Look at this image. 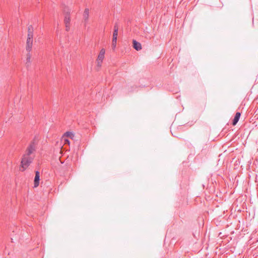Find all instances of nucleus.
Masks as SVG:
<instances>
[{"label":"nucleus","mask_w":258,"mask_h":258,"mask_svg":"<svg viewBox=\"0 0 258 258\" xmlns=\"http://www.w3.org/2000/svg\"><path fill=\"white\" fill-rule=\"evenodd\" d=\"M105 52V49L103 48L100 51V53L98 56L97 59H98L99 60H103V59L104 58Z\"/></svg>","instance_id":"1a4fd4ad"},{"label":"nucleus","mask_w":258,"mask_h":258,"mask_svg":"<svg viewBox=\"0 0 258 258\" xmlns=\"http://www.w3.org/2000/svg\"><path fill=\"white\" fill-rule=\"evenodd\" d=\"M64 141H65L66 143H68L69 144V141L68 140L66 139V140H64Z\"/></svg>","instance_id":"6ab92c4d"},{"label":"nucleus","mask_w":258,"mask_h":258,"mask_svg":"<svg viewBox=\"0 0 258 258\" xmlns=\"http://www.w3.org/2000/svg\"><path fill=\"white\" fill-rule=\"evenodd\" d=\"M133 47L137 50H140L142 49V46L140 43L135 40H133Z\"/></svg>","instance_id":"423d86ee"},{"label":"nucleus","mask_w":258,"mask_h":258,"mask_svg":"<svg viewBox=\"0 0 258 258\" xmlns=\"http://www.w3.org/2000/svg\"><path fill=\"white\" fill-rule=\"evenodd\" d=\"M40 180V173L38 171H36L35 172V176L34 178V187H36L39 185Z\"/></svg>","instance_id":"20e7f679"},{"label":"nucleus","mask_w":258,"mask_h":258,"mask_svg":"<svg viewBox=\"0 0 258 258\" xmlns=\"http://www.w3.org/2000/svg\"><path fill=\"white\" fill-rule=\"evenodd\" d=\"M33 33H28L27 39L33 40Z\"/></svg>","instance_id":"2eb2a0df"},{"label":"nucleus","mask_w":258,"mask_h":258,"mask_svg":"<svg viewBox=\"0 0 258 258\" xmlns=\"http://www.w3.org/2000/svg\"><path fill=\"white\" fill-rule=\"evenodd\" d=\"M28 33H33V28L32 25H30L28 28Z\"/></svg>","instance_id":"4468645a"},{"label":"nucleus","mask_w":258,"mask_h":258,"mask_svg":"<svg viewBox=\"0 0 258 258\" xmlns=\"http://www.w3.org/2000/svg\"><path fill=\"white\" fill-rule=\"evenodd\" d=\"M64 136L70 137L71 139H73V138L75 137V135L73 133L71 132H67L64 134Z\"/></svg>","instance_id":"9d476101"},{"label":"nucleus","mask_w":258,"mask_h":258,"mask_svg":"<svg viewBox=\"0 0 258 258\" xmlns=\"http://www.w3.org/2000/svg\"><path fill=\"white\" fill-rule=\"evenodd\" d=\"M33 158L30 156V155L25 153L22 158L21 161V166L23 168V170L26 169L32 163Z\"/></svg>","instance_id":"f257e3e1"},{"label":"nucleus","mask_w":258,"mask_h":258,"mask_svg":"<svg viewBox=\"0 0 258 258\" xmlns=\"http://www.w3.org/2000/svg\"><path fill=\"white\" fill-rule=\"evenodd\" d=\"M116 38H112V47L113 49H114L116 47Z\"/></svg>","instance_id":"f8f14e48"},{"label":"nucleus","mask_w":258,"mask_h":258,"mask_svg":"<svg viewBox=\"0 0 258 258\" xmlns=\"http://www.w3.org/2000/svg\"><path fill=\"white\" fill-rule=\"evenodd\" d=\"M241 114L240 112H237L234 116V118L232 121V124L233 125H235L238 122L239 118L240 117Z\"/></svg>","instance_id":"0eeeda50"},{"label":"nucleus","mask_w":258,"mask_h":258,"mask_svg":"<svg viewBox=\"0 0 258 258\" xmlns=\"http://www.w3.org/2000/svg\"><path fill=\"white\" fill-rule=\"evenodd\" d=\"M30 52H28L27 54V58L26 60V65L27 67H29L31 64V55L30 54Z\"/></svg>","instance_id":"6e6552de"},{"label":"nucleus","mask_w":258,"mask_h":258,"mask_svg":"<svg viewBox=\"0 0 258 258\" xmlns=\"http://www.w3.org/2000/svg\"><path fill=\"white\" fill-rule=\"evenodd\" d=\"M89 9L86 8L84 10L83 14V19L85 24L87 23L89 20Z\"/></svg>","instance_id":"7ed1b4c3"},{"label":"nucleus","mask_w":258,"mask_h":258,"mask_svg":"<svg viewBox=\"0 0 258 258\" xmlns=\"http://www.w3.org/2000/svg\"><path fill=\"white\" fill-rule=\"evenodd\" d=\"M66 25V30L67 31H69L70 29V24H65Z\"/></svg>","instance_id":"f3484780"},{"label":"nucleus","mask_w":258,"mask_h":258,"mask_svg":"<svg viewBox=\"0 0 258 258\" xmlns=\"http://www.w3.org/2000/svg\"><path fill=\"white\" fill-rule=\"evenodd\" d=\"M117 35H118V30H117L116 29L114 30L112 38H116L117 39Z\"/></svg>","instance_id":"ddd939ff"},{"label":"nucleus","mask_w":258,"mask_h":258,"mask_svg":"<svg viewBox=\"0 0 258 258\" xmlns=\"http://www.w3.org/2000/svg\"><path fill=\"white\" fill-rule=\"evenodd\" d=\"M33 44V40L27 39L26 49L28 52H30L32 50Z\"/></svg>","instance_id":"39448f33"},{"label":"nucleus","mask_w":258,"mask_h":258,"mask_svg":"<svg viewBox=\"0 0 258 258\" xmlns=\"http://www.w3.org/2000/svg\"><path fill=\"white\" fill-rule=\"evenodd\" d=\"M202 225H204L203 220H202Z\"/></svg>","instance_id":"aec40b11"},{"label":"nucleus","mask_w":258,"mask_h":258,"mask_svg":"<svg viewBox=\"0 0 258 258\" xmlns=\"http://www.w3.org/2000/svg\"><path fill=\"white\" fill-rule=\"evenodd\" d=\"M118 26H117V24H115L114 26V30H115L116 29L117 30H118Z\"/></svg>","instance_id":"a211bd4d"},{"label":"nucleus","mask_w":258,"mask_h":258,"mask_svg":"<svg viewBox=\"0 0 258 258\" xmlns=\"http://www.w3.org/2000/svg\"><path fill=\"white\" fill-rule=\"evenodd\" d=\"M36 142L35 140H33L27 147L26 153L29 155H31L36 150Z\"/></svg>","instance_id":"f03ea898"},{"label":"nucleus","mask_w":258,"mask_h":258,"mask_svg":"<svg viewBox=\"0 0 258 258\" xmlns=\"http://www.w3.org/2000/svg\"><path fill=\"white\" fill-rule=\"evenodd\" d=\"M102 61L103 60H99L98 59H97V66L98 67H101Z\"/></svg>","instance_id":"dca6fc26"},{"label":"nucleus","mask_w":258,"mask_h":258,"mask_svg":"<svg viewBox=\"0 0 258 258\" xmlns=\"http://www.w3.org/2000/svg\"><path fill=\"white\" fill-rule=\"evenodd\" d=\"M70 20H71V19H70V17L69 15H66L65 18H64V20L65 24H70Z\"/></svg>","instance_id":"9b49d317"}]
</instances>
